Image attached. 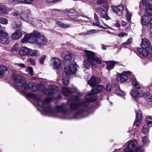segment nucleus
Listing matches in <instances>:
<instances>
[{"instance_id": "37998d69", "label": "nucleus", "mask_w": 152, "mask_h": 152, "mask_svg": "<svg viewBox=\"0 0 152 152\" xmlns=\"http://www.w3.org/2000/svg\"><path fill=\"white\" fill-rule=\"evenodd\" d=\"M126 17L128 21H130L131 19V14L129 12L128 10L126 9Z\"/></svg>"}, {"instance_id": "c756f323", "label": "nucleus", "mask_w": 152, "mask_h": 152, "mask_svg": "<svg viewBox=\"0 0 152 152\" xmlns=\"http://www.w3.org/2000/svg\"><path fill=\"white\" fill-rule=\"evenodd\" d=\"M24 77L21 75H17L14 77L13 80L15 83L23 82Z\"/></svg>"}, {"instance_id": "79ce46f5", "label": "nucleus", "mask_w": 152, "mask_h": 152, "mask_svg": "<svg viewBox=\"0 0 152 152\" xmlns=\"http://www.w3.org/2000/svg\"><path fill=\"white\" fill-rule=\"evenodd\" d=\"M132 41V38L129 39L127 41L124 43L122 44V46L124 48H126V45H128L130 44Z\"/></svg>"}, {"instance_id": "6e6d98bb", "label": "nucleus", "mask_w": 152, "mask_h": 152, "mask_svg": "<svg viewBox=\"0 0 152 152\" xmlns=\"http://www.w3.org/2000/svg\"><path fill=\"white\" fill-rule=\"evenodd\" d=\"M149 0H142V3L143 5L145 6L148 4H150L149 3Z\"/></svg>"}, {"instance_id": "13d9d810", "label": "nucleus", "mask_w": 152, "mask_h": 152, "mask_svg": "<svg viewBox=\"0 0 152 152\" xmlns=\"http://www.w3.org/2000/svg\"><path fill=\"white\" fill-rule=\"evenodd\" d=\"M21 17L26 22H28L29 21V18L27 15H22Z\"/></svg>"}, {"instance_id": "8fccbe9b", "label": "nucleus", "mask_w": 152, "mask_h": 152, "mask_svg": "<svg viewBox=\"0 0 152 152\" xmlns=\"http://www.w3.org/2000/svg\"><path fill=\"white\" fill-rule=\"evenodd\" d=\"M19 48V45L18 44H15L14 45L12 48V51L13 52H17Z\"/></svg>"}, {"instance_id": "bf43d9fd", "label": "nucleus", "mask_w": 152, "mask_h": 152, "mask_svg": "<svg viewBox=\"0 0 152 152\" xmlns=\"http://www.w3.org/2000/svg\"><path fill=\"white\" fill-rule=\"evenodd\" d=\"M118 36L121 37H123L127 35V34L125 32H121L118 34Z\"/></svg>"}, {"instance_id": "ddd939ff", "label": "nucleus", "mask_w": 152, "mask_h": 152, "mask_svg": "<svg viewBox=\"0 0 152 152\" xmlns=\"http://www.w3.org/2000/svg\"><path fill=\"white\" fill-rule=\"evenodd\" d=\"M124 7L123 5H119L118 7L116 6L112 7V10L118 15L120 16L122 14L124 11Z\"/></svg>"}, {"instance_id": "69168bd1", "label": "nucleus", "mask_w": 152, "mask_h": 152, "mask_svg": "<svg viewBox=\"0 0 152 152\" xmlns=\"http://www.w3.org/2000/svg\"><path fill=\"white\" fill-rule=\"evenodd\" d=\"M136 152H143V151L141 148L139 147L136 149Z\"/></svg>"}, {"instance_id": "4d7b16f0", "label": "nucleus", "mask_w": 152, "mask_h": 152, "mask_svg": "<svg viewBox=\"0 0 152 152\" xmlns=\"http://www.w3.org/2000/svg\"><path fill=\"white\" fill-rule=\"evenodd\" d=\"M27 61L30 62V63L32 65H34L35 64V63L34 60L31 58H28L27 59Z\"/></svg>"}, {"instance_id": "4468645a", "label": "nucleus", "mask_w": 152, "mask_h": 152, "mask_svg": "<svg viewBox=\"0 0 152 152\" xmlns=\"http://www.w3.org/2000/svg\"><path fill=\"white\" fill-rule=\"evenodd\" d=\"M51 99L49 98H47L45 99L44 101L42 100L40 98H38L37 104L38 105L42 107H45L46 104L48 105L50 102Z\"/></svg>"}, {"instance_id": "6e6552de", "label": "nucleus", "mask_w": 152, "mask_h": 152, "mask_svg": "<svg viewBox=\"0 0 152 152\" xmlns=\"http://www.w3.org/2000/svg\"><path fill=\"white\" fill-rule=\"evenodd\" d=\"M107 6L101 5L97 8V10L100 12V16L101 18L105 19L106 20L110 19V17L107 13Z\"/></svg>"}, {"instance_id": "a18cd8bd", "label": "nucleus", "mask_w": 152, "mask_h": 152, "mask_svg": "<svg viewBox=\"0 0 152 152\" xmlns=\"http://www.w3.org/2000/svg\"><path fill=\"white\" fill-rule=\"evenodd\" d=\"M149 129L148 126L147 125H144L143 127L142 131L143 133L146 134L148 132Z\"/></svg>"}, {"instance_id": "bb28decb", "label": "nucleus", "mask_w": 152, "mask_h": 152, "mask_svg": "<svg viewBox=\"0 0 152 152\" xmlns=\"http://www.w3.org/2000/svg\"><path fill=\"white\" fill-rule=\"evenodd\" d=\"M28 56H36L39 55V51L37 50H32L29 48Z\"/></svg>"}, {"instance_id": "3c124183", "label": "nucleus", "mask_w": 152, "mask_h": 152, "mask_svg": "<svg viewBox=\"0 0 152 152\" xmlns=\"http://www.w3.org/2000/svg\"><path fill=\"white\" fill-rule=\"evenodd\" d=\"M142 142L143 143L146 145H147L149 142V140L147 137L145 136L143 137L142 139Z\"/></svg>"}, {"instance_id": "f03ea898", "label": "nucleus", "mask_w": 152, "mask_h": 152, "mask_svg": "<svg viewBox=\"0 0 152 152\" xmlns=\"http://www.w3.org/2000/svg\"><path fill=\"white\" fill-rule=\"evenodd\" d=\"M47 41V39L45 37L41 36L39 34L35 32L26 34L21 40L22 43L30 42L39 48L42 45H45Z\"/></svg>"}, {"instance_id": "2f4dec72", "label": "nucleus", "mask_w": 152, "mask_h": 152, "mask_svg": "<svg viewBox=\"0 0 152 152\" xmlns=\"http://www.w3.org/2000/svg\"><path fill=\"white\" fill-rule=\"evenodd\" d=\"M8 8L6 6L0 4V14H7Z\"/></svg>"}, {"instance_id": "a211bd4d", "label": "nucleus", "mask_w": 152, "mask_h": 152, "mask_svg": "<svg viewBox=\"0 0 152 152\" xmlns=\"http://www.w3.org/2000/svg\"><path fill=\"white\" fill-rule=\"evenodd\" d=\"M29 51V48L26 47H23L19 50V54L22 56H28Z\"/></svg>"}, {"instance_id": "f8f14e48", "label": "nucleus", "mask_w": 152, "mask_h": 152, "mask_svg": "<svg viewBox=\"0 0 152 152\" xmlns=\"http://www.w3.org/2000/svg\"><path fill=\"white\" fill-rule=\"evenodd\" d=\"M101 79L99 78H96L95 76H93L88 81V83L91 87L94 88L100 82Z\"/></svg>"}, {"instance_id": "338daca9", "label": "nucleus", "mask_w": 152, "mask_h": 152, "mask_svg": "<svg viewBox=\"0 0 152 152\" xmlns=\"http://www.w3.org/2000/svg\"><path fill=\"white\" fill-rule=\"evenodd\" d=\"M59 0H46V1L48 3L54 2L56 3Z\"/></svg>"}, {"instance_id": "5fc2aeb1", "label": "nucleus", "mask_w": 152, "mask_h": 152, "mask_svg": "<svg viewBox=\"0 0 152 152\" xmlns=\"http://www.w3.org/2000/svg\"><path fill=\"white\" fill-rule=\"evenodd\" d=\"M65 12L68 16V14L72 15L75 14V11L73 10H66Z\"/></svg>"}, {"instance_id": "a19ab883", "label": "nucleus", "mask_w": 152, "mask_h": 152, "mask_svg": "<svg viewBox=\"0 0 152 152\" xmlns=\"http://www.w3.org/2000/svg\"><path fill=\"white\" fill-rule=\"evenodd\" d=\"M116 93L118 96H124L125 95V93L121 91L119 88L116 90Z\"/></svg>"}, {"instance_id": "49530a36", "label": "nucleus", "mask_w": 152, "mask_h": 152, "mask_svg": "<svg viewBox=\"0 0 152 152\" xmlns=\"http://www.w3.org/2000/svg\"><path fill=\"white\" fill-rule=\"evenodd\" d=\"M105 89L107 92H110L113 89V87L111 84H108L107 85Z\"/></svg>"}, {"instance_id": "2eb2a0df", "label": "nucleus", "mask_w": 152, "mask_h": 152, "mask_svg": "<svg viewBox=\"0 0 152 152\" xmlns=\"http://www.w3.org/2000/svg\"><path fill=\"white\" fill-rule=\"evenodd\" d=\"M137 145V141L135 140H133L129 141L127 147L131 150L133 151L136 149Z\"/></svg>"}, {"instance_id": "e433bc0d", "label": "nucleus", "mask_w": 152, "mask_h": 152, "mask_svg": "<svg viewBox=\"0 0 152 152\" xmlns=\"http://www.w3.org/2000/svg\"><path fill=\"white\" fill-rule=\"evenodd\" d=\"M148 125L150 126H152V117L150 116H147L145 118Z\"/></svg>"}, {"instance_id": "72a5a7b5", "label": "nucleus", "mask_w": 152, "mask_h": 152, "mask_svg": "<svg viewBox=\"0 0 152 152\" xmlns=\"http://www.w3.org/2000/svg\"><path fill=\"white\" fill-rule=\"evenodd\" d=\"M143 96L145 100L148 102L152 101V98L150 93L146 92L144 94Z\"/></svg>"}, {"instance_id": "09e8293b", "label": "nucleus", "mask_w": 152, "mask_h": 152, "mask_svg": "<svg viewBox=\"0 0 152 152\" xmlns=\"http://www.w3.org/2000/svg\"><path fill=\"white\" fill-rule=\"evenodd\" d=\"M46 58V56L43 55L41 56V58L39 59V63L40 64H43Z\"/></svg>"}, {"instance_id": "393cba45", "label": "nucleus", "mask_w": 152, "mask_h": 152, "mask_svg": "<svg viewBox=\"0 0 152 152\" xmlns=\"http://www.w3.org/2000/svg\"><path fill=\"white\" fill-rule=\"evenodd\" d=\"M8 70V68L3 65H0V78L3 77L5 74V71Z\"/></svg>"}, {"instance_id": "774afa93", "label": "nucleus", "mask_w": 152, "mask_h": 152, "mask_svg": "<svg viewBox=\"0 0 152 152\" xmlns=\"http://www.w3.org/2000/svg\"><path fill=\"white\" fill-rule=\"evenodd\" d=\"M17 66H20L22 68H24L25 66L24 64H21V63H18L17 64Z\"/></svg>"}, {"instance_id": "4be33fe9", "label": "nucleus", "mask_w": 152, "mask_h": 152, "mask_svg": "<svg viewBox=\"0 0 152 152\" xmlns=\"http://www.w3.org/2000/svg\"><path fill=\"white\" fill-rule=\"evenodd\" d=\"M145 6V12L146 14L149 17H151L152 15V5L150 4Z\"/></svg>"}, {"instance_id": "9b49d317", "label": "nucleus", "mask_w": 152, "mask_h": 152, "mask_svg": "<svg viewBox=\"0 0 152 152\" xmlns=\"http://www.w3.org/2000/svg\"><path fill=\"white\" fill-rule=\"evenodd\" d=\"M51 65L55 69L61 68V62L60 60L57 58H53L50 60Z\"/></svg>"}, {"instance_id": "20e7f679", "label": "nucleus", "mask_w": 152, "mask_h": 152, "mask_svg": "<svg viewBox=\"0 0 152 152\" xmlns=\"http://www.w3.org/2000/svg\"><path fill=\"white\" fill-rule=\"evenodd\" d=\"M105 88L104 86L97 84L91 90V92L85 96V101L83 104H79L78 105L75 104H72L70 107L73 109H75L77 107L82 105H88L89 102H93L96 99V94L104 90Z\"/></svg>"}, {"instance_id": "c9c22d12", "label": "nucleus", "mask_w": 152, "mask_h": 152, "mask_svg": "<svg viewBox=\"0 0 152 152\" xmlns=\"http://www.w3.org/2000/svg\"><path fill=\"white\" fill-rule=\"evenodd\" d=\"M0 37V44H7L9 42V40L7 38L5 37Z\"/></svg>"}, {"instance_id": "f3484780", "label": "nucleus", "mask_w": 152, "mask_h": 152, "mask_svg": "<svg viewBox=\"0 0 152 152\" xmlns=\"http://www.w3.org/2000/svg\"><path fill=\"white\" fill-rule=\"evenodd\" d=\"M107 66V69L108 70H111L113 69L115 64L118 62L114 61H105Z\"/></svg>"}, {"instance_id": "052dcab7", "label": "nucleus", "mask_w": 152, "mask_h": 152, "mask_svg": "<svg viewBox=\"0 0 152 152\" xmlns=\"http://www.w3.org/2000/svg\"><path fill=\"white\" fill-rule=\"evenodd\" d=\"M27 95L31 98L36 99V96L35 95L31 93H28L26 94Z\"/></svg>"}, {"instance_id": "423d86ee", "label": "nucleus", "mask_w": 152, "mask_h": 152, "mask_svg": "<svg viewBox=\"0 0 152 152\" xmlns=\"http://www.w3.org/2000/svg\"><path fill=\"white\" fill-rule=\"evenodd\" d=\"M83 52L89 61H91V62L96 61L98 64H101V62L100 59L98 58L95 57V53L87 50H84Z\"/></svg>"}, {"instance_id": "e2e57ef3", "label": "nucleus", "mask_w": 152, "mask_h": 152, "mask_svg": "<svg viewBox=\"0 0 152 152\" xmlns=\"http://www.w3.org/2000/svg\"><path fill=\"white\" fill-rule=\"evenodd\" d=\"M106 0H97V3L98 4H102L105 2Z\"/></svg>"}, {"instance_id": "f704fd0d", "label": "nucleus", "mask_w": 152, "mask_h": 152, "mask_svg": "<svg viewBox=\"0 0 152 152\" xmlns=\"http://www.w3.org/2000/svg\"><path fill=\"white\" fill-rule=\"evenodd\" d=\"M94 18L96 23H93V25L94 26H100V22L99 20L97 15L96 13L94 14Z\"/></svg>"}, {"instance_id": "aec40b11", "label": "nucleus", "mask_w": 152, "mask_h": 152, "mask_svg": "<svg viewBox=\"0 0 152 152\" xmlns=\"http://www.w3.org/2000/svg\"><path fill=\"white\" fill-rule=\"evenodd\" d=\"M150 45L151 42L147 39L144 38L142 39L141 44V46L142 48L147 49L150 46Z\"/></svg>"}, {"instance_id": "0e129e2a", "label": "nucleus", "mask_w": 152, "mask_h": 152, "mask_svg": "<svg viewBox=\"0 0 152 152\" xmlns=\"http://www.w3.org/2000/svg\"><path fill=\"white\" fill-rule=\"evenodd\" d=\"M13 15L14 16H17L20 14V12L18 11H15L12 13Z\"/></svg>"}, {"instance_id": "5701e85b", "label": "nucleus", "mask_w": 152, "mask_h": 152, "mask_svg": "<svg viewBox=\"0 0 152 152\" xmlns=\"http://www.w3.org/2000/svg\"><path fill=\"white\" fill-rule=\"evenodd\" d=\"M130 94L132 97L135 100H137L138 99L140 96H139V93L136 90H132L130 93Z\"/></svg>"}, {"instance_id": "0eeeda50", "label": "nucleus", "mask_w": 152, "mask_h": 152, "mask_svg": "<svg viewBox=\"0 0 152 152\" xmlns=\"http://www.w3.org/2000/svg\"><path fill=\"white\" fill-rule=\"evenodd\" d=\"M28 87V89L33 91H36L39 90L43 92L45 89V87L43 84H38L36 85L35 83L32 82L29 83Z\"/></svg>"}, {"instance_id": "1a4fd4ad", "label": "nucleus", "mask_w": 152, "mask_h": 152, "mask_svg": "<svg viewBox=\"0 0 152 152\" xmlns=\"http://www.w3.org/2000/svg\"><path fill=\"white\" fill-rule=\"evenodd\" d=\"M60 90L59 88L55 85H50L49 88L45 89L43 93L47 96H51L55 94V91H58Z\"/></svg>"}, {"instance_id": "7ed1b4c3", "label": "nucleus", "mask_w": 152, "mask_h": 152, "mask_svg": "<svg viewBox=\"0 0 152 152\" xmlns=\"http://www.w3.org/2000/svg\"><path fill=\"white\" fill-rule=\"evenodd\" d=\"M77 69V65L73 64L71 61H69L66 63L64 69V72L58 71L57 72V74L59 76H61V75L62 76V82L64 85L67 86L69 85V75H75Z\"/></svg>"}, {"instance_id": "603ef678", "label": "nucleus", "mask_w": 152, "mask_h": 152, "mask_svg": "<svg viewBox=\"0 0 152 152\" xmlns=\"http://www.w3.org/2000/svg\"><path fill=\"white\" fill-rule=\"evenodd\" d=\"M0 23L2 24L6 25L8 23V20L5 18H0Z\"/></svg>"}, {"instance_id": "4c0bfd02", "label": "nucleus", "mask_w": 152, "mask_h": 152, "mask_svg": "<svg viewBox=\"0 0 152 152\" xmlns=\"http://www.w3.org/2000/svg\"><path fill=\"white\" fill-rule=\"evenodd\" d=\"M136 118L142 119V114L141 111L139 109L135 111Z\"/></svg>"}, {"instance_id": "58836bf2", "label": "nucleus", "mask_w": 152, "mask_h": 152, "mask_svg": "<svg viewBox=\"0 0 152 152\" xmlns=\"http://www.w3.org/2000/svg\"><path fill=\"white\" fill-rule=\"evenodd\" d=\"M45 111L46 112L52 113H56L58 112L57 110V111L51 109L50 107H47L45 109Z\"/></svg>"}, {"instance_id": "6ab92c4d", "label": "nucleus", "mask_w": 152, "mask_h": 152, "mask_svg": "<svg viewBox=\"0 0 152 152\" xmlns=\"http://www.w3.org/2000/svg\"><path fill=\"white\" fill-rule=\"evenodd\" d=\"M15 86L16 88L18 89L24 88L25 89H28V84H26V83L23 82H18L15 83Z\"/></svg>"}, {"instance_id": "de8ad7c7", "label": "nucleus", "mask_w": 152, "mask_h": 152, "mask_svg": "<svg viewBox=\"0 0 152 152\" xmlns=\"http://www.w3.org/2000/svg\"><path fill=\"white\" fill-rule=\"evenodd\" d=\"M26 72L29 75L31 76H32L34 74L33 69L31 67H28L26 69Z\"/></svg>"}, {"instance_id": "dca6fc26", "label": "nucleus", "mask_w": 152, "mask_h": 152, "mask_svg": "<svg viewBox=\"0 0 152 152\" xmlns=\"http://www.w3.org/2000/svg\"><path fill=\"white\" fill-rule=\"evenodd\" d=\"M61 56V58L64 60L68 61L72 58V54L69 51H65L62 53Z\"/></svg>"}, {"instance_id": "c85d7f7f", "label": "nucleus", "mask_w": 152, "mask_h": 152, "mask_svg": "<svg viewBox=\"0 0 152 152\" xmlns=\"http://www.w3.org/2000/svg\"><path fill=\"white\" fill-rule=\"evenodd\" d=\"M92 62L88 60H85L83 62L84 67L87 69H89L90 68L91 65L94 66Z\"/></svg>"}, {"instance_id": "f257e3e1", "label": "nucleus", "mask_w": 152, "mask_h": 152, "mask_svg": "<svg viewBox=\"0 0 152 152\" xmlns=\"http://www.w3.org/2000/svg\"><path fill=\"white\" fill-rule=\"evenodd\" d=\"M79 98L78 96L75 95H72L69 97L67 101V103L69 104V107L71 109H67L66 110H64L66 106V104H63L61 106H56V109L57 110L58 112H63L64 114L68 115L71 113L72 110H75L81 108V109L77 113L75 114V116L78 115L83 113L84 111V110L83 109V108L84 107H86L88 106L82 105L81 106L77 107V108L75 109H73L70 107V106L72 104H77V105H78V104H83L84 102H85L84 101H83L82 103L78 102L75 103L72 102L73 101H79Z\"/></svg>"}, {"instance_id": "a878e982", "label": "nucleus", "mask_w": 152, "mask_h": 152, "mask_svg": "<svg viewBox=\"0 0 152 152\" xmlns=\"http://www.w3.org/2000/svg\"><path fill=\"white\" fill-rule=\"evenodd\" d=\"M12 26L15 29H20L22 27V24L19 20H17L12 23Z\"/></svg>"}, {"instance_id": "cd10ccee", "label": "nucleus", "mask_w": 152, "mask_h": 152, "mask_svg": "<svg viewBox=\"0 0 152 152\" xmlns=\"http://www.w3.org/2000/svg\"><path fill=\"white\" fill-rule=\"evenodd\" d=\"M146 48H138L137 49V50L143 56H147L148 55V50Z\"/></svg>"}, {"instance_id": "473e14b6", "label": "nucleus", "mask_w": 152, "mask_h": 152, "mask_svg": "<svg viewBox=\"0 0 152 152\" xmlns=\"http://www.w3.org/2000/svg\"><path fill=\"white\" fill-rule=\"evenodd\" d=\"M5 27H2L0 26V36L6 37L8 35L7 32L5 31Z\"/></svg>"}, {"instance_id": "39448f33", "label": "nucleus", "mask_w": 152, "mask_h": 152, "mask_svg": "<svg viewBox=\"0 0 152 152\" xmlns=\"http://www.w3.org/2000/svg\"><path fill=\"white\" fill-rule=\"evenodd\" d=\"M141 23L143 26L147 25L148 30L152 34V19L145 14L142 17Z\"/></svg>"}, {"instance_id": "c03bdc74", "label": "nucleus", "mask_w": 152, "mask_h": 152, "mask_svg": "<svg viewBox=\"0 0 152 152\" xmlns=\"http://www.w3.org/2000/svg\"><path fill=\"white\" fill-rule=\"evenodd\" d=\"M142 119L140 118H136V120L134 123L133 125L137 126H138L140 125L141 124V121Z\"/></svg>"}, {"instance_id": "b1692460", "label": "nucleus", "mask_w": 152, "mask_h": 152, "mask_svg": "<svg viewBox=\"0 0 152 152\" xmlns=\"http://www.w3.org/2000/svg\"><path fill=\"white\" fill-rule=\"evenodd\" d=\"M62 93L65 96H68L72 93V91L67 87H63L61 91Z\"/></svg>"}, {"instance_id": "ea45409f", "label": "nucleus", "mask_w": 152, "mask_h": 152, "mask_svg": "<svg viewBox=\"0 0 152 152\" xmlns=\"http://www.w3.org/2000/svg\"><path fill=\"white\" fill-rule=\"evenodd\" d=\"M132 83L134 87L137 89L140 88V86L138 84V82L136 79H132Z\"/></svg>"}, {"instance_id": "864d4df0", "label": "nucleus", "mask_w": 152, "mask_h": 152, "mask_svg": "<svg viewBox=\"0 0 152 152\" xmlns=\"http://www.w3.org/2000/svg\"><path fill=\"white\" fill-rule=\"evenodd\" d=\"M68 17H70L71 19L74 20H76V19L79 16L77 15H68Z\"/></svg>"}, {"instance_id": "9d476101", "label": "nucleus", "mask_w": 152, "mask_h": 152, "mask_svg": "<svg viewBox=\"0 0 152 152\" xmlns=\"http://www.w3.org/2000/svg\"><path fill=\"white\" fill-rule=\"evenodd\" d=\"M131 75V72H124L121 74L118 75L117 80L119 82H124L128 79Z\"/></svg>"}, {"instance_id": "680f3d73", "label": "nucleus", "mask_w": 152, "mask_h": 152, "mask_svg": "<svg viewBox=\"0 0 152 152\" xmlns=\"http://www.w3.org/2000/svg\"><path fill=\"white\" fill-rule=\"evenodd\" d=\"M124 152H134V151L132 150H131L130 149L127 147L124 149Z\"/></svg>"}, {"instance_id": "412c9836", "label": "nucleus", "mask_w": 152, "mask_h": 152, "mask_svg": "<svg viewBox=\"0 0 152 152\" xmlns=\"http://www.w3.org/2000/svg\"><path fill=\"white\" fill-rule=\"evenodd\" d=\"M21 31L20 30H17L12 35V38L14 40H16L20 38L22 36Z\"/></svg>"}, {"instance_id": "7c9ffc66", "label": "nucleus", "mask_w": 152, "mask_h": 152, "mask_svg": "<svg viewBox=\"0 0 152 152\" xmlns=\"http://www.w3.org/2000/svg\"><path fill=\"white\" fill-rule=\"evenodd\" d=\"M56 24L58 26L64 28H66L70 27V25L69 24L64 23L61 21H57Z\"/></svg>"}]
</instances>
